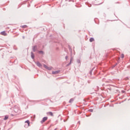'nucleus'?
<instances>
[{"label":"nucleus","mask_w":130,"mask_h":130,"mask_svg":"<svg viewBox=\"0 0 130 130\" xmlns=\"http://www.w3.org/2000/svg\"><path fill=\"white\" fill-rule=\"evenodd\" d=\"M14 111L15 112V113H20L21 112V110H20V109L18 107H15L14 108Z\"/></svg>","instance_id":"nucleus-1"},{"label":"nucleus","mask_w":130,"mask_h":130,"mask_svg":"<svg viewBox=\"0 0 130 130\" xmlns=\"http://www.w3.org/2000/svg\"><path fill=\"white\" fill-rule=\"evenodd\" d=\"M35 63L37 66V67H39V68H41V67H42L41 63L39 62L38 61H35Z\"/></svg>","instance_id":"nucleus-2"},{"label":"nucleus","mask_w":130,"mask_h":130,"mask_svg":"<svg viewBox=\"0 0 130 130\" xmlns=\"http://www.w3.org/2000/svg\"><path fill=\"white\" fill-rule=\"evenodd\" d=\"M32 51L34 52H36L37 51V45H35L32 47Z\"/></svg>","instance_id":"nucleus-3"},{"label":"nucleus","mask_w":130,"mask_h":130,"mask_svg":"<svg viewBox=\"0 0 130 130\" xmlns=\"http://www.w3.org/2000/svg\"><path fill=\"white\" fill-rule=\"evenodd\" d=\"M48 117H44L43 119L41 121V123H43V122H45V121H46V120H47Z\"/></svg>","instance_id":"nucleus-4"},{"label":"nucleus","mask_w":130,"mask_h":130,"mask_svg":"<svg viewBox=\"0 0 130 130\" xmlns=\"http://www.w3.org/2000/svg\"><path fill=\"white\" fill-rule=\"evenodd\" d=\"M44 68H45V69H46V70H48V71H51V68L50 67H48L47 66L44 64Z\"/></svg>","instance_id":"nucleus-5"},{"label":"nucleus","mask_w":130,"mask_h":130,"mask_svg":"<svg viewBox=\"0 0 130 130\" xmlns=\"http://www.w3.org/2000/svg\"><path fill=\"white\" fill-rule=\"evenodd\" d=\"M1 35H3L4 36H7L8 34L6 33V31H3L1 32Z\"/></svg>","instance_id":"nucleus-6"},{"label":"nucleus","mask_w":130,"mask_h":130,"mask_svg":"<svg viewBox=\"0 0 130 130\" xmlns=\"http://www.w3.org/2000/svg\"><path fill=\"white\" fill-rule=\"evenodd\" d=\"M30 54H31V58H32V59H34V57H35L34 53H33V52H31Z\"/></svg>","instance_id":"nucleus-7"},{"label":"nucleus","mask_w":130,"mask_h":130,"mask_svg":"<svg viewBox=\"0 0 130 130\" xmlns=\"http://www.w3.org/2000/svg\"><path fill=\"white\" fill-rule=\"evenodd\" d=\"M59 71H53L52 74L53 75H56L57 74H58L59 73Z\"/></svg>","instance_id":"nucleus-8"},{"label":"nucleus","mask_w":130,"mask_h":130,"mask_svg":"<svg viewBox=\"0 0 130 130\" xmlns=\"http://www.w3.org/2000/svg\"><path fill=\"white\" fill-rule=\"evenodd\" d=\"M47 114L50 115V116H53V113L52 112H49L47 113Z\"/></svg>","instance_id":"nucleus-9"},{"label":"nucleus","mask_w":130,"mask_h":130,"mask_svg":"<svg viewBox=\"0 0 130 130\" xmlns=\"http://www.w3.org/2000/svg\"><path fill=\"white\" fill-rule=\"evenodd\" d=\"M73 57H71L70 59V61L67 66H70V64H72V60H73Z\"/></svg>","instance_id":"nucleus-10"},{"label":"nucleus","mask_w":130,"mask_h":130,"mask_svg":"<svg viewBox=\"0 0 130 130\" xmlns=\"http://www.w3.org/2000/svg\"><path fill=\"white\" fill-rule=\"evenodd\" d=\"M25 123H27V126H29V125L30 124V121H29V120H27L25 121Z\"/></svg>","instance_id":"nucleus-11"},{"label":"nucleus","mask_w":130,"mask_h":130,"mask_svg":"<svg viewBox=\"0 0 130 130\" xmlns=\"http://www.w3.org/2000/svg\"><path fill=\"white\" fill-rule=\"evenodd\" d=\"M8 118H9V116L6 115L5 116V118H4V120H7V119H8Z\"/></svg>","instance_id":"nucleus-12"},{"label":"nucleus","mask_w":130,"mask_h":130,"mask_svg":"<svg viewBox=\"0 0 130 130\" xmlns=\"http://www.w3.org/2000/svg\"><path fill=\"white\" fill-rule=\"evenodd\" d=\"M89 41H90V42H93V41H94V38H91L89 39Z\"/></svg>","instance_id":"nucleus-13"},{"label":"nucleus","mask_w":130,"mask_h":130,"mask_svg":"<svg viewBox=\"0 0 130 130\" xmlns=\"http://www.w3.org/2000/svg\"><path fill=\"white\" fill-rule=\"evenodd\" d=\"M74 102V99H71L69 101V103H72Z\"/></svg>","instance_id":"nucleus-14"},{"label":"nucleus","mask_w":130,"mask_h":130,"mask_svg":"<svg viewBox=\"0 0 130 130\" xmlns=\"http://www.w3.org/2000/svg\"><path fill=\"white\" fill-rule=\"evenodd\" d=\"M39 53H40V54H43L44 52H43V51H39Z\"/></svg>","instance_id":"nucleus-15"},{"label":"nucleus","mask_w":130,"mask_h":130,"mask_svg":"<svg viewBox=\"0 0 130 130\" xmlns=\"http://www.w3.org/2000/svg\"><path fill=\"white\" fill-rule=\"evenodd\" d=\"M77 63H80V62H81V60H80L79 59H77Z\"/></svg>","instance_id":"nucleus-16"},{"label":"nucleus","mask_w":130,"mask_h":130,"mask_svg":"<svg viewBox=\"0 0 130 130\" xmlns=\"http://www.w3.org/2000/svg\"><path fill=\"white\" fill-rule=\"evenodd\" d=\"M69 50H70L71 54H73V51H72V48H71V47H69Z\"/></svg>","instance_id":"nucleus-17"},{"label":"nucleus","mask_w":130,"mask_h":130,"mask_svg":"<svg viewBox=\"0 0 130 130\" xmlns=\"http://www.w3.org/2000/svg\"><path fill=\"white\" fill-rule=\"evenodd\" d=\"M88 111H89V112H93V109H89Z\"/></svg>","instance_id":"nucleus-18"},{"label":"nucleus","mask_w":130,"mask_h":130,"mask_svg":"<svg viewBox=\"0 0 130 130\" xmlns=\"http://www.w3.org/2000/svg\"><path fill=\"white\" fill-rule=\"evenodd\" d=\"M121 58H123V57H124V55L123 54H122L121 55Z\"/></svg>","instance_id":"nucleus-19"},{"label":"nucleus","mask_w":130,"mask_h":130,"mask_svg":"<svg viewBox=\"0 0 130 130\" xmlns=\"http://www.w3.org/2000/svg\"><path fill=\"white\" fill-rule=\"evenodd\" d=\"M68 58H69V57L68 56H66L65 57L66 60H68Z\"/></svg>","instance_id":"nucleus-20"},{"label":"nucleus","mask_w":130,"mask_h":130,"mask_svg":"<svg viewBox=\"0 0 130 130\" xmlns=\"http://www.w3.org/2000/svg\"><path fill=\"white\" fill-rule=\"evenodd\" d=\"M22 28H27V25H23Z\"/></svg>","instance_id":"nucleus-21"},{"label":"nucleus","mask_w":130,"mask_h":130,"mask_svg":"<svg viewBox=\"0 0 130 130\" xmlns=\"http://www.w3.org/2000/svg\"><path fill=\"white\" fill-rule=\"evenodd\" d=\"M116 66H117V63H116L115 64H114L113 66V68H115V67H116Z\"/></svg>","instance_id":"nucleus-22"},{"label":"nucleus","mask_w":130,"mask_h":130,"mask_svg":"<svg viewBox=\"0 0 130 130\" xmlns=\"http://www.w3.org/2000/svg\"><path fill=\"white\" fill-rule=\"evenodd\" d=\"M121 93H125V91H124V90H121Z\"/></svg>","instance_id":"nucleus-23"},{"label":"nucleus","mask_w":130,"mask_h":130,"mask_svg":"<svg viewBox=\"0 0 130 130\" xmlns=\"http://www.w3.org/2000/svg\"><path fill=\"white\" fill-rule=\"evenodd\" d=\"M22 38H23V39H25V37L24 36H23Z\"/></svg>","instance_id":"nucleus-24"},{"label":"nucleus","mask_w":130,"mask_h":130,"mask_svg":"<svg viewBox=\"0 0 130 130\" xmlns=\"http://www.w3.org/2000/svg\"><path fill=\"white\" fill-rule=\"evenodd\" d=\"M11 116H14V114H11Z\"/></svg>","instance_id":"nucleus-25"},{"label":"nucleus","mask_w":130,"mask_h":130,"mask_svg":"<svg viewBox=\"0 0 130 130\" xmlns=\"http://www.w3.org/2000/svg\"><path fill=\"white\" fill-rule=\"evenodd\" d=\"M24 127H26V125H24Z\"/></svg>","instance_id":"nucleus-26"}]
</instances>
